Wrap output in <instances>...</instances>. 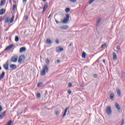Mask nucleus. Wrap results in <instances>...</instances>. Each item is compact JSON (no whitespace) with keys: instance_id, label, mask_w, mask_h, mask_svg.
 <instances>
[{"instance_id":"obj_36","label":"nucleus","mask_w":125,"mask_h":125,"mask_svg":"<svg viewBox=\"0 0 125 125\" xmlns=\"http://www.w3.org/2000/svg\"><path fill=\"white\" fill-rule=\"evenodd\" d=\"M70 2H77V0H69Z\"/></svg>"},{"instance_id":"obj_18","label":"nucleus","mask_w":125,"mask_h":125,"mask_svg":"<svg viewBox=\"0 0 125 125\" xmlns=\"http://www.w3.org/2000/svg\"><path fill=\"white\" fill-rule=\"evenodd\" d=\"M13 47V45L11 44L9 46H8L5 49V50H9V49H10L11 48H12Z\"/></svg>"},{"instance_id":"obj_24","label":"nucleus","mask_w":125,"mask_h":125,"mask_svg":"<svg viewBox=\"0 0 125 125\" xmlns=\"http://www.w3.org/2000/svg\"><path fill=\"white\" fill-rule=\"evenodd\" d=\"M69 26L67 25H65L63 26V30H67V29H68Z\"/></svg>"},{"instance_id":"obj_28","label":"nucleus","mask_w":125,"mask_h":125,"mask_svg":"<svg viewBox=\"0 0 125 125\" xmlns=\"http://www.w3.org/2000/svg\"><path fill=\"white\" fill-rule=\"evenodd\" d=\"M101 19H100L97 21L96 26H98V25L100 24V23L101 22Z\"/></svg>"},{"instance_id":"obj_51","label":"nucleus","mask_w":125,"mask_h":125,"mask_svg":"<svg viewBox=\"0 0 125 125\" xmlns=\"http://www.w3.org/2000/svg\"><path fill=\"white\" fill-rule=\"evenodd\" d=\"M97 62H98V63H99V59H98V60H97Z\"/></svg>"},{"instance_id":"obj_55","label":"nucleus","mask_w":125,"mask_h":125,"mask_svg":"<svg viewBox=\"0 0 125 125\" xmlns=\"http://www.w3.org/2000/svg\"><path fill=\"white\" fill-rule=\"evenodd\" d=\"M50 16H51V15H50L49 16V17H48V18L49 19L50 17Z\"/></svg>"},{"instance_id":"obj_1","label":"nucleus","mask_w":125,"mask_h":125,"mask_svg":"<svg viewBox=\"0 0 125 125\" xmlns=\"http://www.w3.org/2000/svg\"><path fill=\"white\" fill-rule=\"evenodd\" d=\"M47 72H48V67L47 66V65H45L42 68L41 75L42 76H44L45 75V73H47Z\"/></svg>"},{"instance_id":"obj_7","label":"nucleus","mask_w":125,"mask_h":125,"mask_svg":"<svg viewBox=\"0 0 125 125\" xmlns=\"http://www.w3.org/2000/svg\"><path fill=\"white\" fill-rule=\"evenodd\" d=\"M116 50L117 53H120L121 51H122V49H121V46L120 45H117L116 47Z\"/></svg>"},{"instance_id":"obj_40","label":"nucleus","mask_w":125,"mask_h":125,"mask_svg":"<svg viewBox=\"0 0 125 125\" xmlns=\"http://www.w3.org/2000/svg\"><path fill=\"white\" fill-rule=\"evenodd\" d=\"M125 125V121L123 120L121 123V125Z\"/></svg>"},{"instance_id":"obj_35","label":"nucleus","mask_w":125,"mask_h":125,"mask_svg":"<svg viewBox=\"0 0 125 125\" xmlns=\"http://www.w3.org/2000/svg\"><path fill=\"white\" fill-rule=\"evenodd\" d=\"M12 123V121H10L7 123V125H11Z\"/></svg>"},{"instance_id":"obj_45","label":"nucleus","mask_w":125,"mask_h":125,"mask_svg":"<svg viewBox=\"0 0 125 125\" xmlns=\"http://www.w3.org/2000/svg\"><path fill=\"white\" fill-rule=\"evenodd\" d=\"M56 43L58 44L59 43V41L58 40L56 41Z\"/></svg>"},{"instance_id":"obj_4","label":"nucleus","mask_w":125,"mask_h":125,"mask_svg":"<svg viewBox=\"0 0 125 125\" xmlns=\"http://www.w3.org/2000/svg\"><path fill=\"white\" fill-rule=\"evenodd\" d=\"M25 60V56L21 55L19 56V60H18V62L19 63H20V64L22 63V61L23 60Z\"/></svg>"},{"instance_id":"obj_3","label":"nucleus","mask_w":125,"mask_h":125,"mask_svg":"<svg viewBox=\"0 0 125 125\" xmlns=\"http://www.w3.org/2000/svg\"><path fill=\"white\" fill-rule=\"evenodd\" d=\"M18 60V56L14 55L11 58V62H13V63H16Z\"/></svg>"},{"instance_id":"obj_43","label":"nucleus","mask_w":125,"mask_h":125,"mask_svg":"<svg viewBox=\"0 0 125 125\" xmlns=\"http://www.w3.org/2000/svg\"><path fill=\"white\" fill-rule=\"evenodd\" d=\"M57 62L58 64H59V63H60V60H57Z\"/></svg>"},{"instance_id":"obj_56","label":"nucleus","mask_w":125,"mask_h":125,"mask_svg":"<svg viewBox=\"0 0 125 125\" xmlns=\"http://www.w3.org/2000/svg\"><path fill=\"white\" fill-rule=\"evenodd\" d=\"M26 20H27V19H28V17H26V18H25Z\"/></svg>"},{"instance_id":"obj_9","label":"nucleus","mask_w":125,"mask_h":125,"mask_svg":"<svg viewBox=\"0 0 125 125\" xmlns=\"http://www.w3.org/2000/svg\"><path fill=\"white\" fill-rule=\"evenodd\" d=\"M116 92L118 96L121 97L122 96V93H121V89H116Z\"/></svg>"},{"instance_id":"obj_5","label":"nucleus","mask_w":125,"mask_h":125,"mask_svg":"<svg viewBox=\"0 0 125 125\" xmlns=\"http://www.w3.org/2000/svg\"><path fill=\"white\" fill-rule=\"evenodd\" d=\"M106 114L107 115H111V114H112V110L111 109V107L108 106L106 108Z\"/></svg>"},{"instance_id":"obj_19","label":"nucleus","mask_w":125,"mask_h":125,"mask_svg":"<svg viewBox=\"0 0 125 125\" xmlns=\"http://www.w3.org/2000/svg\"><path fill=\"white\" fill-rule=\"evenodd\" d=\"M46 43H47V44H51V43H52V41L49 39H47L46 41Z\"/></svg>"},{"instance_id":"obj_13","label":"nucleus","mask_w":125,"mask_h":125,"mask_svg":"<svg viewBox=\"0 0 125 125\" xmlns=\"http://www.w3.org/2000/svg\"><path fill=\"white\" fill-rule=\"evenodd\" d=\"M26 51V48L23 47L20 48V53H22V52H25Z\"/></svg>"},{"instance_id":"obj_44","label":"nucleus","mask_w":125,"mask_h":125,"mask_svg":"<svg viewBox=\"0 0 125 125\" xmlns=\"http://www.w3.org/2000/svg\"><path fill=\"white\" fill-rule=\"evenodd\" d=\"M1 111H2V107L0 105V112H1Z\"/></svg>"},{"instance_id":"obj_46","label":"nucleus","mask_w":125,"mask_h":125,"mask_svg":"<svg viewBox=\"0 0 125 125\" xmlns=\"http://www.w3.org/2000/svg\"><path fill=\"white\" fill-rule=\"evenodd\" d=\"M73 44V43H70L68 46H71Z\"/></svg>"},{"instance_id":"obj_26","label":"nucleus","mask_w":125,"mask_h":125,"mask_svg":"<svg viewBox=\"0 0 125 125\" xmlns=\"http://www.w3.org/2000/svg\"><path fill=\"white\" fill-rule=\"evenodd\" d=\"M71 10V9L70 8H66L65 9V11L66 13H68Z\"/></svg>"},{"instance_id":"obj_10","label":"nucleus","mask_w":125,"mask_h":125,"mask_svg":"<svg viewBox=\"0 0 125 125\" xmlns=\"http://www.w3.org/2000/svg\"><path fill=\"white\" fill-rule=\"evenodd\" d=\"M5 13V9H1L0 10V15H3Z\"/></svg>"},{"instance_id":"obj_20","label":"nucleus","mask_w":125,"mask_h":125,"mask_svg":"<svg viewBox=\"0 0 125 125\" xmlns=\"http://www.w3.org/2000/svg\"><path fill=\"white\" fill-rule=\"evenodd\" d=\"M113 59L114 60H116V59H118V57H117V55L116 54V53H113Z\"/></svg>"},{"instance_id":"obj_8","label":"nucleus","mask_w":125,"mask_h":125,"mask_svg":"<svg viewBox=\"0 0 125 125\" xmlns=\"http://www.w3.org/2000/svg\"><path fill=\"white\" fill-rule=\"evenodd\" d=\"M115 107H116V109H117L118 111L119 112H120V111L121 110V106H120V104H118V103H116Z\"/></svg>"},{"instance_id":"obj_11","label":"nucleus","mask_w":125,"mask_h":125,"mask_svg":"<svg viewBox=\"0 0 125 125\" xmlns=\"http://www.w3.org/2000/svg\"><path fill=\"white\" fill-rule=\"evenodd\" d=\"M8 66H9V64H4L3 65V67L4 68V69H5V70H6V71H7V70H8Z\"/></svg>"},{"instance_id":"obj_17","label":"nucleus","mask_w":125,"mask_h":125,"mask_svg":"<svg viewBox=\"0 0 125 125\" xmlns=\"http://www.w3.org/2000/svg\"><path fill=\"white\" fill-rule=\"evenodd\" d=\"M10 68L12 69V70H15V68H16V65L15 64H11L10 65Z\"/></svg>"},{"instance_id":"obj_54","label":"nucleus","mask_w":125,"mask_h":125,"mask_svg":"<svg viewBox=\"0 0 125 125\" xmlns=\"http://www.w3.org/2000/svg\"><path fill=\"white\" fill-rule=\"evenodd\" d=\"M23 1L26 2V1H27V0H23Z\"/></svg>"},{"instance_id":"obj_50","label":"nucleus","mask_w":125,"mask_h":125,"mask_svg":"<svg viewBox=\"0 0 125 125\" xmlns=\"http://www.w3.org/2000/svg\"><path fill=\"white\" fill-rule=\"evenodd\" d=\"M11 0H9V3H11V4L12 3Z\"/></svg>"},{"instance_id":"obj_30","label":"nucleus","mask_w":125,"mask_h":125,"mask_svg":"<svg viewBox=\"0 0 125 125\" xmlns=\"http://www.w3.org/2000/svg\"><path fill=\"white\" fill-rule=\"evenodd\" d=\"M95 0H90L89 2V4H91L92 3H93V2L95 1Z\"/></svg>"},{"instance_id":"obj_21","label":"nucleus","mask_w":125,"mask_h":125,"mask_svg":"<svg viewBox=\"0 0 125 125\" xmlns=\"http://www.w3.org/2000/svg\"><path fill=\"white\" fill-rule=\"evenodd\" d=\"M69 110V107H67L64 110V113L63 114V117H65L66 116V114H67V112Z\"/></svg>"},{"instance_id":"obj_32","label":"nucleus","mask_w":125,"mask_h":125,"mask_svg":"<svg viewBox=\"0 0 125 125\" xmlns=\"http://www.w3.org/2000/svg\"><path fill=\"white\" fill-rule=\"evenodd\" d=\"M101 47L102 48H104V47H106V43H104L102 45Z\"/></svg>"},{"instance_id":"obj_53","label":"nucleus","mask_w":125,"mask_h":125,"mask_svg":"<svg viewBox=\"0 0 125 125\" xmlns=\"http://www.w3.org/2000/svg\"><path fill=\"white\" fill-rule=\"evenodd\" d=\"M61 29L62 30H63V27L62 26V27H61Z\"/></svg>"},{"instance_id":"obj_16","label":"nucleus","mask_w":125,"mask_h":125,"mask_svg":"<svg viewBox=\"0 0 125 125\" xmlns=\"http://www.w3.org/2000/svg\"><path fill=\"white\" fill-rule=\"evenodd\" d=\"M115 96V94H114V93H111L110 94V99L111 100H113V99H114V97Z\"/></svg>"},{"instance_id":"obj_31","label":"nucleus","mask_w":125,"mask_h":125,"mask_svg":"<svg viewBox=\"0 0 125 125\" xmlns=\"http://www.w3.org/2000/svg\"><path fill=\"white\" fill-rule=\"evenodd\" d=\"M56 116H59V115L60 114V112H59V111H56L55 112Z\"/></svg>"},{"instance_id":"obj_33","label":"nucleus","mask_w":125,"mask_h":125,"mask_svg":"<svg viewBox=\"0 0 125 125\" xmlns=\"http://www.w3.org/2000/svg\"><path fill=\"white\" fill-rule=\"evenodd\" d=\"M37 97H38V98H41V93H38L37 95Z\"/></svg>"},{"instance_id":"obj_34","label":"nucleus","mask_w":125,"mask_h":125,"mask_svg":"<svg viewBox=\"0 0 125 125\" xmlns=\"http://www.w3.org/2000/svg\"><path fill=\"white\" fill-rule=\"evenodd\" d=\"M15 8H16V5L14 4V5H13L12 10H15Z\"/></svg>"},{"instance_id":"obj_58","label":"nucleus","mask_w":125,"mask_h":125,"mask_svg":"<svg viewBox=\"0 0 125 125\" xmlns=\"http://www.w3.org/2000/svg\"><path fill=\"white\" fill-rule=\"evenodd\" d=\"M0 70H1V67L0 66Z\"/></svg>"},{"instance_id":"obj_23","label":"nucleus","mask_w":125,"mask_h":125,"mask_svg":"<svg viewBox=\"0 0 125 125\" xmlns=\"http://www.w3.org/2000/svg\"><path fill=\"white\" fill-rule=\"evenodd\" d=\"M4 4H5V0H1L0 5H4Z\"/></svg>"},{"instance_id":"obj_57","label":"nucleus","mask_w":125,"mask_h":125,"mask_svg":"<svg viewBox=\"0 0 125 125\" xmlns=\"http://www.w3.org/2000/svg\"><path fill=\"white\" fill-rule=\"evenodd\" d=\"M61 23H63V21H62L61 22Z\"/></svg>"},{"instance_id":"obj_22","label":"nucleus","mask_w":125,"mask_h":125,"mask_svg":"<svg viewBox=\"0 0 125 125\" xmlns=\"http://www.w3.org/2000/svg\"><path fill=\"white\" fill-rule=\"evenodd\" d=\"M82 58H85L86 57V54H85V52H83L82 53Z\"/></svg>"},{"instance_id":"obj_14","label":"nucleus","mask_w":125,"mask_h":125,"mask_svg":"<svg viewBox=\"0 0 125 125\" xmlns=\"http://www.w3.org/2000/svg\"><path fill=\"white\" fill-rule=\"evenodd\" d=\"M5 73L4 72H2L1 74L0 75V81H1L3 78H4V75Z\"/></svg>"},{"instance_id":"obj_48","label":"nucleus","mask_w":125,"mask_h":125,"mask_svg":"<svg viewBox=\"0 0 125 125\" xmlns=\"http://www.w3.org/2000/svg\"><path fill=\"white\" fill-rule=\"evenodd\" d=\"M55 21H56V23H57V24H58L59 22L58 21H57V20H55Z\"/></svg>"},{"instance_id":"obj_47","label":"nucleus","mask_w":125,"mask_h":125,"mask_svg":"<svg viewBox=\"0 0 125 125\" xmlns=\"http://www.w3.org/2000/svg\"><path fill=\"white\" fill-rule=\"evenodd\" d=\"M9 62V61H7L6 63L5 64H8Z\"/></svg>"},{"instance_id":"obj_42","label":"nucleus","mask_w":125,"mask_h":125,"mask_svg":"<svg viewBox=\"0 0 125 125\" xmlns=\"http://www.w3.org/2000/svg\"><path fill=\"white\" fill-rule=\"evenodd\" d=\"M93 77L94 78H97V74H94Z\"/></svg>"},{"instance_id":"obj_25","label":"nucleus","mask_w":125,"mask_h":125,"mask_svg":"<svg viewBox=\"0 0 125 125\" xmlns=\"http://www.w3.org/2000/svg\"><path fill=\"white\" fill-rule=\"evenodd\" d=\"M9 20H10V18H6L5 20V23H8V22H9Z\"/></svg>"},{"instance_id":"obj_27","label":"nucleus","mask_w":125,"mask_h":125,"mask_svg":"<svg viewBox=\"0 0 125 125\" xmlns=\"http://www.w3.org/2000/svg\"><path fill=\"white\" fill-rule=\"evenodd\" d=\"M14 16H15L14 15L13 16V17H12V18L10 20V21H9L10 23H12V22H13V21H14Z\"/></svg>"},{"instance_id":"obj_37","label":"nucleus","mask_w":125,"mask_h":125,"mask_svg":"<svg viewBox=\"0 0 125 125\" xmlns=\"http://www.w3.org/2000/svg\"><path fill=\"white\" fill-rule=\"evenodd\" d=\"M42 84V83H39L37 84V86H41Z\"/></svg>"},{"instance_id":"obj_59","label":"nucleus","mask_w":125,"mask_h":125,"mask_svg":"<svg viewBox=\"0 0 125 125\" xmlns=\"http://www.w3.org/2000/svg\"><path fill=\"white\" fill-rule=\"evenodd\" d=\"M0 21H1V19H0Z\"/></svg>"},{"instance_id":"obj_38","label":"nucleus","mask_w":125,"mask_h":125,"mask_svg":"<svg viewBox=\"0 0 125 125\" xmlns=\"http://www.w3.org/2000/svg\"><path fill=\"white\" fill-rule=\"evenodd\" d=\"M46 64H48L49 63V60H48V59H46Z\"/></svg>"},{"instance_id":"obj_52","label":"nucleus","mask_w":125,"mask_h":125,"mask_svg":"<svg viewBox=\"0 0 125 125\" xmlns=\"http://www.w3.org/2000/svg\"><path fill=\"white\" fill-rule=\"evenodd\" d=\"M43 2H45V1H46V0H42Z\"/></svg>"},{"instance_id":"obj_2","label":"nucleus","mask_w":125,"mask_h":125,"mask_svg":"<svg viewBox=\"0 0 125 125\" xmlns=\"http://www.w3.org/2000/svg\"><path fill=\"white\" fill-rule=\"evenodd\" d=\"M70 19V15L67 13L65 14V17L63 20V24H68L69 23V20Z\"/></svg>"},{"instance_id":"obj_41","label":"nucleus","mask_w":125,"mask_h":125,"mask_svg":"<svg viewBox=\"0 0 125 125\" xmlns=\"http://www.w3.org/2000/svg\"><path fill=\"white\" fill-rule=\"evenodd\" d=\"M67 92L68 94H71V93H72V91L69 90L67 91Z\"/></svg>"},{"instance_id":"obj_39","label":"nucleus","mask_w":125,"mask_h":125,"mask_svg":"<svg viewBox=\"0 0 125 125\" xmlns=\"http://www.w3.org/2000/svg\"><path fill=\"white\" fill-rule=\"evenodd\" d=\"M68 86V87H71V86H72V83H69Z\"/></svg>"},{"instance_id":"obj_15","label":"nucleus","mask_w":125,"mask_h":125,"mask_svg":"<svg viewBox=\"0 0 125 125\" xmlns=\"http://www.w3.org/2000/svg\"><path fill=\"white\" fill-rule=\"evenodd\" d=\"M6 113V112L5 111H4L3 113H2L0 114V120H1V119H2L3 118V117H4V116H5Z\"/></svg>"},{"instance_id":"obj_12","label":"nucleus","mask_w":125,"mask_h":125,"mask_svg":"<svg viewBox=\"0 0 125 125\" xmlns=\"http://www.w3.org/2000/svg\"><path fill=\"white\" fill-rule=\"evenodd\" d=\"M61 51H63V48L57 47L56 52H61Z\"/></svg>"},{"instance_id":"obj_49","label":"nucleus","mask_w":125,"mask_h":125,"mask_svg":"<svg viewBox=\"0 0 125 125\" xmlns=\"http://www.w3.org/2000/svg\"><path fill=\"white\" fill-rule=\"evenodd\" d=\"M105 61H106V60L104 59V60H103V62L104 63H105Z\"/></svg>"},{"instance_id":"obj_29","label":"nucleus","mask_w":125,"mask_h":125,"mask_svg":"<svg viewBox=\"0 0 125 125\" xmlns=\"http://www.w3.org/2000/svg\"><path fill=\"white\" fill-rule=\"evenodd\" d=\"M15 42H17L18 41H19V38L18 36L15 37Z\"/></svg>"},{"instance_id":"obj_6","label":"nucleus","mask_w":125,"mask_h":125,"mask_svg":"<svg viewBox=\"0 0 125 125\" xmlns=\"http://www.w3.org/2000/svg\"><path fill=\"white\" fill-rule=\"evenodd\" d=\"M48 6V5L47 4V3H45L43 7V12H44L46 11V9H47V7Z\"/></svg>"}]
</instances>
